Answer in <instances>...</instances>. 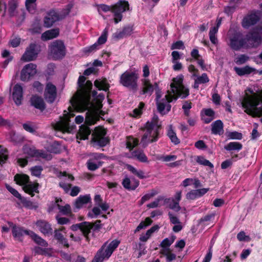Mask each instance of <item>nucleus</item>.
<instances>
[{
	"mask_svg": "<svg viewBox=\"0 0 262 262\" xmlns=\"http://www.w3.org/2000/svg\"><path fill=\"white\" fill-rule=\"evenodd\" d=\"M85 78L80 76L78 80V89L70 100L71 106L68 111H64L63 116L59 120L52 124L53 128L63 133H71L75 128L74 125L69 123L70 118L74 116V111L81 112L88 110L85 117V123L88 125L94 124L99 119L98 114L102 106V102L104 95L100 94L96 96V92H93L94 99L91 101L90 92L92 83L87 81L85 83Z\"/></svg>",
	"mask_w": 262,
	"mask_h": 262,
	"instance_id": "f257e3e1",
	"label": "nucleus"
},
{
	"mask_svg": "<svg viewBox=\"0 0 262 262\" xmlns=\"http://www.w3.org/2000/svg\"><path fill=\"white\" fill-rule=\"evenodd\" d=\"M183 79L184 76L181 74L173 78L170 84L171 91H168L167 94L162 99H161V92L159 90H156L157 108L161 114L163 115L170 111L171 105L169 102L173 99H177L178 97L184 98L188 96L189 90L183 85Z\"/></svg>",
	"mask_w": 262,
	"mask_h": 262,
	"instance_id": "f03ea898",
	"label": "nucleus"
},
{
	"mask_svg": "<svg viewBox=\"0 0 262 262\" xmlns=\"http://www.w3.org/2000/svg\"><path fill=\"white\" fill-rule=\"evenodd\" d=\"M245 112L253 117L262 116V94L260 91L254 88H248L242 101ZM262 123V118L260 119Z\"/></svg>",
	"mask_w": 262,
	"mask_h": 262,
	"instance_id": "7ed1b4c3",
	"label": "nucleus"
},
{
	"mask_svg": "<svg viewBox=\"0 0 262 262\" xmlns=\"http://www.w3.org/2000/svg\"><path fill=\"white\" fill-rule=\"evenodd\" d=\"M161 126V123L159 121L158 117L154 115L151 120L147 122L145 125L141 143L143 146H146L149 143L156 141Z\"/></svg>",
	"mask_w": 262,
	"mask_h": 262,
	"instance_id": "20e7f679",
	"label": "nucleus"
},
{
	"mask_svg": "<svg viewBox=\"0 0 262 262\" xmlns=\"http://www.w3.org/2000/svg\"><path fill=\"white\" fill-rule=\"evenodd\" d=\"M46 148L47 151L37 150L34 146L26 145L23 147V151L25 154L27 155V158H42L47 160H50L52 159L51 153L57 154L59 152V145L55 142L46 146Z\"/></svg>",
	"mask_w": 262,
	"mask_h": 262,
	"instance_id": "39448f33",
	"label": "nucleus"
},
{
	"mask_svg": "<svg viewBox=\"0 0 262 262\" xmlns=\"http://www.w3.org/2000/svg\"><path fill=\"white\" fill-rule=\"evenodd\" d=\"M129 9V5L127 2L119 1L116 4L110 7L105 5H100L97 6L99 13L102 15L103 13L112 11L114 15V21L116 24L120 22L122 18V13Z\"/></svg>",
	"mask_w": 262,
	"mask_h": 262,
	"instance_id": "423d86ee",
	"label": "nucleus"
},
{
	"mask_svg": "<svg viewBox=\"0 0 262 262\" xmlns=\"http://www.w3.org/2000/svg\"><path fill=\"white\" fill-rule=\"evenodd\" d=\"M16 183L23 186V190L31 196L38 192V184L29 182V177L25 174H17L14 177Z\"/></svg>",
	"mask_w": 262,
	"mask_h": 262,
	"instance_id": "0eeeda50",
	"label": "nucleus"
},
{
	"mask_svg": "<svg viewBox=\"0 0 262 262\" xmlns=\"http://www.w3.org/2000/svg\"><path fill=\"white\" fill-rule=\"evenodd\" d=\"M120 244V241L115 239L109 244H105L98 251L92 262H102L105 259H108L113 251Z\"/></svg>",
	"mask_w": 262,
	"mask_h": 262,
	"instance_id": "6e6552de",
	"label": "nucleus"
},
{
	"mask_svg": "<svg viewBox=\"0 0 262 262\" xmlns=\"http://www.w3.org/2000/svg\"><path fill=\"white\" fill-rule=\"evenodd\" d=\"M138 79V75L136 72L126 71L121 75L119 82L125 87L136 90Z\"/></svg>",
	"mask_w": 262,
	"mask_h": 262,
	"instance_id": "1a4fd4ad",
	"label": "nucleus"
},
{
	"mask_svg": "<svg viewBox=\"0 0 262 262\" xmlns=\"http://www.w3.org/2000/svg\"><path fill=\"white\" fill-rule=\"evenodd\" d=\"M106 132L101 126L96 127L92 134V142L94 145L104 146L108 142V139L105 136Z\"/></svg>",
	"mask_w": 262,
	"mask_h": 262,
	"instance_id": "9d476101",
	"label": "nucleus"
},
{
	"mask_svg": "<svg viewBox=\"0 0 262 262\" xmlns=\"http://www.w3.org/2000/svg\"><path fill=\"white\" fill-rule=\"evenodd\" d=\"M50 55L54 59H59L65 55V46L62 41L56 40L49 47Z\"/></svg>",
	"mask_w": 262,
	"mask_h": 262,
	"instance_id": "9b49d317",
	"label": "nucleus"
},
{
	"mask_svg": "<svg viewBox=\"0 0 262 262\" xmlns=\"http://www.w3.org/2000/svg\"><path fill=\"white\" fill-rule=\"evenodd\" d=\"M39 52L37 46L35 43H31L26 49L21 59L26 62L34 60L37 58Z\"/></svg>",
	"mask_w": 262,
	"mask_h": 262,
	"instance_id": "f8f14e48",
	"label": "nucleus"
},
{
	"mask_svg": "<svg viewBox=\"0 0 262 262\" xmlns=\"http://www.w3.org/2000/svg\"><path fill=\"white\" fill-rule=\"evenodd\" d=\"M36 72V66L32 63H28L23 68L20 73V79L23 81H28L33 77Z\"/></svg>",
	"mask_w": 262,
	"mask_h": 262,
	"instance_id": "ddd939ff",
	"label": "nucleus"
},
{
	"mask_svg": "<svg viewBox=\"0 0 262 262\" xmlns=\"http://www.w3.org/2000/svg\"><path fill=\"white\" fill-rule=\"evenodd\" d=\"M260 12L256 11L247 15L243 20L242 26L246 29L254 25L259 19Z\"/></svg>",
	"mask_w": 262,
	"mask_h": 262,
	"instance_id": "4468645a",
	"label": "nucleus"
},
{
	"mask_svg": "<svg viewBox=\"0 0 262 262\" xmlns=\"http://www.w3.org/2000/svg\"><path fill=\"white\" fill-rule=\"evenodd\" d=\"M45 98L47 100L53 102L56 97V88L50 82L47 84L45 92Z\"/></svg>",
	"mask_w": 262,
	"mask_h": 262,
	"instance_id": "2eb2a0df",
	"label": "nucleus"
},
{
	"mask_svg": "<svg viewBox=\"0 0 262 262\" xmlns=\"http://www.w3.org/2000/svg\"><path fill=\"white\" fill-rule=\"evenodd\" d=\"M23 94V92L22 86L18 84H16L13 89L12 95L16 105H18L21 103Z\"/></svg>",
	"mask_w": 262,
	"mask_h": 262,
	"instance_id": "dca6fc26",
	"label": "nucleus"
},
{
	"mask_svg": "<svg viewBox=\"0 0 262 262\" xmlns=\"http://www.w3.org/2000/svg\"><path fill=\"white\" fill-rule=\"evenodd\" d=\"M55 238L58 241L59 243L67 247H69V244L67 239L64 237L66 234L65 228L63 227L59 229L55 230Z\"/></svg>",
	"mask_w": 262,
	"mask_h": 262,
	"instance_id": "f3484780",
	"label": "nucleus"
},
{
	"mask_svg": "<svg viewBox=\"0 0 262 262\" xmlns=\"http://www.w3.org/2000/svg\"><path fill=\"white\" fill-rule=\"evenodd\" d=\"M36 225L38 230L44 235L51 234L52 228L51 225L45 221H38L36 223Z\"/></svg>",
	"mask_w": 262,
	"mask_h": 262,
	"instance_id": "a211bd4d",
	"label": "nucleus"
},
{
	"mask_svg": "<svg viewBox=\"0 0 262 262\" xmlns=\"http://www.w3.org/2000/svg\"><path fill=\"white\" fill-rule=\"evenodd\" d=\"M59 18L58 15L55 11H51L45 18L44 25L47 28L50 27Z\"/></svg>",
	"mask_w": 262,
	"mask_h": 262,
	"instance_id": "6ab92c4d",
	"label": "nucleus"
},
{
	"mask_svg": "<svg viewBox=\"0 0 262 262\" xmlns=\"http://www.w3.org/2000/svg\"><path fill=\"white\" fill-rule=\"evenodd\" d=\"M123 187L129 190H135L139 185L138 180L135 178L129 179L128 177H125L122 182Z\"/></svg>",
	"mask_w": 262,
	"mask_h": 262,
	"instance_id": "aec40b11",
	"label": "nucleus"
},
{
	"mask_svg": "<svg viewBox=\"0 0 262 262\" xmlns=\"http://www.w3.org/2000/svg\"><path fill=\"white\" fill-rule=\"evenodd\" d=\"M100 155L95 154L94 159H90L87 162L88 168L90 170H95L101 166L102 163L99 161Z\"/></svg>",
	"mask_w": 262,
	"mask_h": 262,
	"instance_id": "412c9836",
	"label": "nucleus"
},
{
	"mask_svg": "<svg viewBox=\"0 0 262 262\" xmlns=\"http://www.w3.org/2000/svg\"><path fill=\"white\" fill-rule=\"evenodd\" d=\"M91 198L90 194L84 195H80L75 201L74 206L80 209L84 206L86 204L90 202Z\"/></svg>",
	"mask_w": 262,
	"mask_h": 262,
	"instance_id": "4be33fe9",
	"label": "nucleus"
},
{
	"mask_svg": "<svg viewBox=\"0 0 262 262\" xmlns=\"http://www.w3.org/2000/svg\"><path fill=\"white\" fill-rule=\"evenodd\" d=\"M214 118V112L211 108L203 109L202 111V119L206 123H210Z\"/></svg>",
	"mask_w": 262,
	"mask_h": 262,
	"instance_id": "5701e85b",
	"label": "nucleus"
},
{
	"mask_svg": "<svg viewBox=\"0 0 262 262\" xmlns=\"http://www.w3.org/2000/svg\"><path fill=\"white\" fill-rule=\"evenodd\" d=\"M91 133V129L88 126L82 125L80 127L79 132L77 134V139L78 140L87 139Z\"/></svg>",
	"mask_w": 262,
	"mask_h": 262,
	"instance_id": "b1692460",
	"label": "nucleus"
},
{
	"mask_svg": "<svg viewBox=\"0 0 262 262\" xmlns=\"http://www.w3.org/2000/svg\"><path fill=\"white\" fill-rule=\"evenodd\" d=\"M59 31L57 29H53L48 30L45 32L41 35V39L43 41H46L52 39L57 37L59 35Z\"/></svg>",
	"mask_w": 262,
	"mask_h": 262,
	"instance_id": "393cba45",
	"label": "nucleus"
},
{
	"mask_svg": "<svg viewBox=\"0 0 262 262\" xmlns=\"http://www.w3.org/2000/svg\"><path fill=\"white\" fill-rule=\"evenodd\" d=\"M107 34L108 30L107 28H105L102 32L101 35L98 39L97 42H96L91 47H90L89 51H92L96 49V48L98 46V45L104 44L106 41L107 38Z\"/></svg>",
	"mask_w": 262,
	"mask_h": 262,
	"instance_id": "a878e982",
	"label": "nucleus"
},
{
	"mask_svg": "<svg viewBox=\"0 0 262 262\" xmlns=\"http://www.w3.org/2000/svg\"><path fill=\"white\" fill-rule=\"evenodd\" d=\"M27 232H30L29 230H25L20 227L16 226H13L12 233L14 238L18 241H21L23 236L25 235H28Z\"/></svg>",
	"mask_w": 262,
	"mask_h": 262,
	"instance_id": "bb28decb",
	"label": "nucleus"
},
{
	"mask_svg": "<svg viewBox=\"0 0 262 262\" xmlns=\"http://www.w3.org/2000/svg\"><path fill=\"white\" fill-rule=\"evenodd\" d=\"M128 158H135L141 162H147L148 159L142 150H135L130 152Z\"/></svg>",
	"mask_w": 262,
	"mask_h": 262,
	"instance_id": "cd10ccee",
	"label": "nucleus"
},
{
	"mask_svg": "<svg viewBox=\"0 0 262 262\" xmlns=\"http://www.w3.org/2000/svg\"><path fill=\"white\" fill-rule=\"evenodd\" d=\"M31 103L35 108L41 111L45 108V103L41 97L37 96H33L31 99Z\"/></svg>",
	"mask_w": 262,
	"mask_h": 262,
	"instance_id": "c85d7f7f",
	"label": "nucleus"
},
{
	"mask_svg": "<svg viewBox=\"0 0 262 262\" xmlns=\"http://www.w3.org/2000/svg\"><path fill=\"white\" fill-rule=\"evenodd\" d=\"M27 233L36 244L42 247H47L48 243L47 242L37 235L36 233L31 231H30V232H27Z\"/></svg>",
	"mask_w": 262,
	"mask_h": 262,
	"instance_id": "c756f323",
	"label": "nucleus"
},
{
	"mask_svg": "<svg viewBox=\"0 0 262 262\" xmlns=\"http://www.w3.org/2000/svg\"><path fill=\"white\" fill-rule=\"evenodd\" d=\"M59 202L61 203L62 200L57 199L56 201V205L57 206L59 212L63 215H68L71 213V207L69 205L66 204L64 206H62L59 204Z\"/></svg>",
	"mask_w": 262,
	"mask_h": 262,
	"instance_id": "7c9ffc66",
	"label": "nucleus"
},
{
	"mask_svg": "<svg viewBox=\"0 0 262 262\" xmlns=\"http://www.w3.org/2000/svg\"><path fill=\"white\" fill-rule=\"evenodd\" d=\"M95 86L99 90L107 91L109 89V84L106 79H98L94 82Z\"/></svg>",
	"mask_w": 262,
	"mask_h": 262,
	"instance_id": "2f4dec72",
	"label": "nucleus"
},
{
	"mask_svg": "<svg viewBox=\"0 0 262 262\" xmlns=\"http://www.w3.org/2000/svg\"><path fill=\"white\" fill-rule=\"evenodd\" d=\"M212 132L220 135L223 133V124L221 120H216L212 124Z\"/></svg>",
	"mask_w": 262,
	"mask_h": 262,
	"instance_id": "473e14b6",
	"label": "nucleus"
},
{
	"mask_svg": "<svg viewBox=\"0 0 262 262\" xmlns=\"http://www.w3.org/2000/svg\"><path fill=\"white\" fill-rule=\"evenodd\" d=\"M175 236H171L168 238H165L160 244V246L162 248L161 252H163L165 250H170L169 246L173 243L175 240Z\"/></svg>",
	"mask_w": 262,
	"mask_h": 262,
	"instance_id": "72a5a7b5",
	"label": "nucleus"
},
{
	"mask_svg": "<svg viewBox=\"0 0 262 262\" xmlns=\"http://www.w3.org/2000/svg\"><path fill=\"white\" fill-rule=\"evenodd\" d=\"M167 136L170 139L171 141L174 144H178L180 143V140L178 138L176 133L174 131L172 126L169 125L167 128Z\"/></svg>",
	"mask_w": 262,
	"mask_h": 262,
	"instance_id": "f704fd0d",
	"label": "nucleus"
},
{
	"mask_svg": "<svg viewBox=\"0 0 262 262\" xmlns=\"http://www.w3.org/2000/svg\"><path fill=\"white\" fill-rule=\"evenodd\" d=\"M234 69L236 73L239 76L249 74L254 71V69L249 66H246L243 68L235 67Z\"/></svg>",
	"mask_w": 262,
	"mask_h": 262,
	"instance_id": "c9c22d12",
	"label": "nucleus"
},
{
	"mask_svg": "<svg viewBox=\"0 0 262 262\" xmlns=\"http://www.w3.org/2000/svg\"><path fill=\"white\" fill-rule=\"evenodd\" d=\"M142 82L143 84V93L151 95L154 91V86L147 79H144Z\"/></svg>",
	"mask_w": 262,
	"mask_h": 262,
	"instance_id": "e433bc0d",
	"label": "nucleus"
},
{
	"mask_svg": "<svg viewBox=\"0 0 262 262\" xmlns=\"http://www.w3.org/2000/svg\"><path fill=\"white\" fill-rule=\"evenodd\" d=\"M127 169L130 171L133 174L136 176L141 179L146 178L144 172L141 169H137L135 167L130 165H126Z\"/></svg>",
	"mask_w": 262,
	"mask_h": 262,
	"instance_id": "4c0bfd02",
	"label": "nucleus"
},
{
	"mask_svg": "<svg viewBox=\"0 0 262 262\" xmlns=\"http://www.w3.org/2000/svg\"><path fill=\"white\" fill-rule=\"evenodd\" d=\"M37 0H26L25 6L27 10L31 13L34 14L36 10Z\"/></svg>",
	"mask_w": 262,
	"mask_h": 262,
	"instance_id": "58836bf2",
	"label": "nucleus"
},
{
	"mask_svg": "<svg viewBox=\"0 0 262 262\" xmlns=\"http://www.w3.org/2000/svg\"><path fill=\"white\" fill-rule=\"evenodd\" d=\"M93 228L92 224L89 222H84L80 224V230L84 236H86Z\"/></svg>",
	"mask_w": 262,
	"mask_h": 262,
	"instance_id": "ea45409f",
	"label": "nucleus"
},
{
	"mask_svg": "<svg viewBox=\"0 0 262 262\" xmlns=\"http://www.w3.org/2000/svg\"><path fill=\"white\" fill-rule=\"evenodd\" d=\"M242 145L237 142H231L225 146L224 148L227 150L239 151L242 148Z\"/></svg>",
	"mask_w": 262,
	"mask_h": 262,
	"instance_id": "a19ab883",
	"label": "nucleus"
},
{
	"mask_svg": "<svg viewBox=\"0 0 262 262\" xmlns=\"http://www.w3.org/2000/svg\"><path fill=\"white\" fill-rule=\"evenodd\" d=\"M133 31V28L132 26H128L124 27L123 30L117 34L118 38H122L124 36L130 35Z\"/></svg>",
	"mask_w": 262,
	"mask_h": 262,
	"instance_id": "79ce46f5",
	"label": "nucleus"
},
{
	"mask_svg": "<svg viewBox=\"0 0 262 262\" xmlns=\"http://www.w3.org/2000/svg\"><path fill=\"white\" fill-rule=\"evenodd\" d=\"M42 167L41 166H35L30 168L31 173L33 176L39 178L41 176Z\"/></svg>",
	"mask_w": 262,
	"mask_h": 262,
	"instance_id": "37998d69",
	"label": "nucleus"
},
{
	"mask_svg": "<svg viewBox=\"0 0 262 262\" xmlns=\"http://www.w3.org/2000/svg\"><path fill=\"white\" fill-rule=\"evenodd\" d=\"M152 223V220L150 217H146L144 221L141 222L139 225L137 226L135 232H137L139 231L140 230L145 228L147 226L150 225Z\"/></svg>",
	"mask_w": 262,
	"mask_h": 262,
	"instance_id": "c03bdc74",
	"label": "nucleus"
},
{
	"mask_svg": "<svg viewBox=\"0 0 262 262\" xmlns=\"http://www.w3.org/2000/svg\"><path fill=\"white\" fill-rule=\"evenodd\" d=\"M138 144V140L132 137H128L126 139V146L129 149H133Z\"/></svg>",
	"mask_w": 262,
	"mask_h": 262,
	"instance_id": "a18cd8bd",
	"label": "nucleus"
},
{
	"mask_svg": "<svg viewBox=\"0 0 262 262\" xmlns=\"http://www.w3.org/2000/svg\"><path fill=\"white\" fill-rule=\"evenodd\" d=\"M196 161L200 164L207 166L210 168H212L213 167V164L208 160L205 159L202 156H198L196 158Z\"/></svg>",
	"mask_w": 262,
	"mask_h": 262,
	"instance_id": "49530a36",
	"label": "nucleus"
},
{
	"mask_svg": "<svg viewBox=\"0 0 262 262\" xmlns=\"http://www.w3.org/2000/svg\"><path fill=\"white\" fill-rule=\"evenodd\" d=\"M158 193V191L156 190L152 189L149 192L145 194L142 196L141 200V204H143L146 201L150 200Z\"/></svg>",
	"mask_w": 262,
	"mask_h": 262,
	"instance_id": "de8ad7c7",
	"label": "nucleus"
},
{
	"mask_svg": "<svg viewBox=\"0 0 262 262\" xmlns=\"http://www.w3.org/2000/svg\"><path fill=\"white\" fill-rule=\"evenodd\" d=\"M8 158V151L6 148L0 146V164L4 163Z\"/></svg>",
	"mask_w": 262,
	"mask_h": 262,
	"instance_id": "09e8293b",
	"label": "nucleus"
},
{
	"mask_svg": "<svg viewBox=\"0 0 262 262\" xmlns=\"http://www.w3.org/2000/svg\"><path fill=\"white\" fill-rule=\"evenodd\" d=\"M101 213V210L98 206L94 207L92 210L89 212L88 215L91 218H96Z\"/></svg>",
	"mask_w": 262,
	"mask_h": 262,
	"instance_id": "8fccbe9b",
	"label": "nucleus"
},
{
	"mask_svg": "<svg viewBox=\"0 0 262 262\" xmlns=\"http://www.w3.org/2000/svg\"><path fill=\"white\" fill-rule=\"evenodd\" d=\"M161 253L166 257V261L167 262H171L172 260L176 259V254L171 253L170 250H169L166 249L165 251L161 252Z\"/></svg>",
	"mask_w": 262,
	"mask_h": 262,
	"instance_id": "3c124183",
	"label": "nucleus"
},
{
	"mask_svg": "<svg viewBox=\"0 0 262 262\" xmlns=\"http://www.w3.org/2000/svg\"><path fill=\"white\" fill-rule=\"evenodd\" d=\"M217 32V28H211L209 31V38L211 42L213 44H216L217 42V38L215 37Z\"/></svg>",
	"mask_w": 262,
	"mask_h": 262,
	"instance_id": "603ef678",
	"label": "nucleus"
},
{
	"mask_svg": "<svg viewBox=\"0 0 262 262\" xmlns=\"http://www.w3.org/2000/svg\"><path fill=\"white\" fill-rule=\"evenodd\" d=\"M23 128L26 131L31 133H33L34 132H35V130L37 129L36 126L34 124L30 122L24 123L23 124Z\"/></svg>",
	"mask_w": 262,
	"mask_h": 262,
	"instance_id": "864d4df0",
	"label": "nucleus"
},
{
	"mask_svg": "<svg viewBox=\"0 0 262 262\" xmlns=\"http://www.w3.org/2000/svg\"><path fill=\"white\" fill-rule=\"evenodd\" d=\"M144 106V104L142 102L140 103L138 108L134 110L133 113L130 114V115L133 117H138L140 116L142 114V110Z\"/></svg>",
	"mask_w": 262,
	"mask_h": 262,
	"instance_id": "5fc2aeb1",
	"label": "nucleus"
},
{
	"mask_svg": "<svg viewBox=\"0 0 262 262\" xmlns=\"http://www.w3.org/2000/svg\"><path fill=\"white\" fill-rule=\"evenodd\" d=\"M186 198L188 200H195L197 198H200L198 191L196 189L192 190L188 192L186 195Z\"/></svg>",
	"mask_w": 262,
	"mask_h": 262,
	"instance_id": "6e6d98bb",
	"label": "nucleus"
},
{
	"mask_svg": "<svg viewBox=\"0 0 262 262\" xmlns=\"http://www.w3.org/2000/svg\"><path fill=\"white\" fill-rule=\"evenodd\" d=\"M21 203L23 205L27 208L32 209L34 208H36L37 206L34 205L32 202L27 200L26 199L23 198L21 196V199H19Z\"/></svg>",
	"mask_w": 262,
	"mask_h": 262,
	"instance_id": "4d7b16f0",
	"label": "nucleus"
},
{
	"mask_svg": "<svg viewBox=\"0 0 262 262\" xmlns=\"http://www.w3.org/2000/svg\"><path fill=\"white\" fill-rule=\"evenodd\" d=\"M177 158V157L175 155H165L160 156L158 158V159L163 162H168L173 161L176 160Z\"/></svg>",
	"mask_w": 262,
	"mask_h": 262,
	"instance_id": "13d9d810",
	"label": "nucleus"
},
{
	"mask_svg": "<svg viewBox=\"0 0 262 262\" xmlns=\"http://www.w3.org/2000/svg\"><path fill=\"white\" fill-rule=\"evenodd\" d=\"M170 202L169 204V207L176 211H178L180 210L181 207L179 206V202L174 201V200H169Z\"/></svg>",
	"mask_w": 262,
	"mask_h": 262,
	"instance_id": "bf43d9fd",
	"label": "nucleus"
},
{
	"mask_svg": "<svg viewBox=\"0 0 262 262\" xmlns=\"http://www.w3.org/2000/svg\"><path fill=\"white\" fill-rule=\"evenodd\" d=\"M237 238L240 242H249L250 238L248 235H246L244 231H241L237 235Z\"/></svg>",
	"mask_w": 262,
	"mask_h": 262,
	"instance_id": "052dcab7",
	"label": "nucleus"
},
{
	"mask_svg": "<svg viewBox=\"0 0 262 262\" xmlns=\"http://www.w3.org/2000/svg\"><path fill=\"white\" fill-rule=\"evenodd\" d=\"M249 59V57L245 55H241L237 57L235 59V62L238 64L245 63Z\"/></svg>",
	"mask_w": 262,
	"mask_h": 262,
	"instance_id": "680f3d73",
	"label": "nucleus"
},
{
	"mask_svg": "<svg viewBox=\"0 0 262 262\" xmlns=\"http://www.w3.org/2000/svg\"><path fill=\"white\" fill-rule=\"evenodd\" d=\"M227 137L231 139H241L242 138V134L236 132H229L227 134Z\"/></svg>",
	"mask_w": 262,
	"mask_h": 262,
	"instance_id": "e2e57ef3",
	"label": "nucleus"
},
{
	"mask_svg": "<svg viewBox=\"0 0 262 262\" xmlns=\"http://www.w3.org/2000/svg\"><path fill=\"white\" fill-rule=\"evenodd\" d=\"M137 254H136V252H135L134 254L136 255L137 257H140L142 255L145 254V247L144 245L139 243V249L137 250Z\"/></svg>",
	"mask_w": 262,
	"mask_h": 262,
	"instance_id": "0e129e2a",
	"label": "nucleus"
},
{
	"mask_svg": "<svg viewBox=\"0 0 262 262\" xmlns=\"http://www.w3.org/2000/svg\"><path fill=\"white\" fill-rule=\"evenodd\" d=\"M6 188L8 189V190L11 192L14 196L18 198L19 200V199H21V195L19 193V192L15 190L14 188H12L11 186L6 185Z\"/></svg>",
	"mask_w": 262,
	"mask_h": 262,
	"instance_id": "69168bd1",
	"label": "nucleus"
},
{
	"mask_svg": "<svg viewBox=\"0 0 262 262\" xmlns=\"http://www.w3.org/2000/svg\"><path fill=\"white\" fill-rule=\"evenodd\" d=\"M196 79L199 81L201 84L205 83L209 81V78L206 73H203L201 76H198Z\"/></svg>",
	"mask_w": 262,
	"mask_h": 262,
	"instance_id": "338daca9",
	"label": "nucleus"
},
{
	"mask_svg": "<svg viewBox=\"0 0 262 262\" xmlns=\"http://www.w3.org/2000/svg\"><path fill=\"white\" fill-rule=\"evenodd\" d=\"M159 229V226L158 225H155L152 226L151 228H150L149 229H148L146 232L145 233V234L147 235V236L149 238L152 234L156 231H157Z\"/></svg>",
	"mask_w": 262,
	"mask_h": 262,
	"instance_id": "774afa93",
	"label": "nucleus"
}]
</instances>
